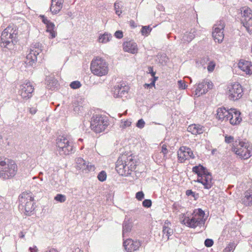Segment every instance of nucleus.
Wrapping results in <instances>:
<instances>
[{
    "label": "nucleus",
    "instance_id": "62",
    "mask_svg": "<svg viewBox=\"0 0 252 252\" xmlns=\"http://www.w3.org/2000/svg\"><path fill=\"white\" fill-rule=\"evenodd\" d=\"M172 207H173V209L175 210H177L178 209V205L177 204V203H174L173 204Z\"/></svg>",
    "mask_w": 252,
    "mask_h": 252
},
{
    "label": "nucleus",
    "instance_id": "52",
    "mask_svg": "<svg viewBox=\"0 0 252 252\" xmlns=\"http://www.w3.org/2000/svg\"><path fill=\"white\" fill-rule=\"evenodd\" d=\"M114 35L116 38L121 39L123 37V32L121 31H117Z\"/></svg>",
    "mask_w": 252,
    "mask_h": 252
},
{
    "label": "nucleus",
    "instance_id": "34",
    "mask_svg": "<svg viewBox=\"0 0 252 252\" xmlns=\"http://www.w3.org/2000/svg\"><path fill=\"white\" fill-rule=\"evenodd\" d=\"M114 7L116 14L118 16H120L122 13V11L121 9L122 5L121 4L120 2L116 1L114 3Z\"/></svg>",
    "mask_w": 252,
    "mask_h": 252
},
{
    "label": "nucleus",
    "instance_id": "6",
    "mask_svg": "<svg viewBox=\"0 0 252 252\" xmlns=\"http://www.w3.org/2000/svg\"><path fill=\"white\" fill-rule=\"evenodd\" d=\"M33 201V197L31 192H23L19 197V208L24 209L27 215H29L34 209Z\"/></svg>",
    "mask_w": 252,
    "mask_h": 252
},
{
    "label": "nucleus",
    "instance_id": "30",
    "mask_svg": "<svg viewBox=\"0 0 252 252\" xmlns=\"http://www.w3.org/2000/svg\"><path fill=\"white\" fill-rule=\"evenodd\" d=\"M194 30H191L189 32H187L184 34L182 38V40L184 42H190L195 37Z\"/></svg>",
    "mask_w": 252,
    "mask_h": 252
},
{
    "label": "nucleus",
    "instance_id": "22",
    "mask_svg": "<svg viewBox=\"0 0 252 252\" xmlns=\"http://www.w3.org/2000/svg\"><path fill=\"white\" fill-rule=\"evenodd\" d=\"M240 115V112L239 111H237L234 109H231L230 118L228 119L230 123L232 125H236L239 124L242 120Z\"/></svg>",
    "mask_w": 252,
    "mask_h": 252
},
{
    "label": "nucleus",
    "instance_id": "46",
    "mask_svg": "<svg viewBox=\"0 0 252 252\" xmlns=\"http://www.w3.org/2000/svg\"><path fill=\"white\" fill-rule=\"evenodd\" d=\"M145 125V123L144 121L142 119H141L137 121L136 123V126L139 128H142L144 127Z\"/></svg>",
    "mask_w": 252,
    "mask_h": 252
},
{
    "label": "nucleus",
    "instance_id": "20",
    "mask_svg": "<svg viewBox=\"0 0 252 252\" xmlns=\"http://www.w3.org/2000/svg\"><path fill=\"white\" fill-rule=\"evenodd\" d=\"M128 87L126 85H118L114 88L113 94L115 97H126L128 93Z\"/></svg>",
    "mask_w": 252,
    "mask_h": 252
},
{
    "label": "nucleus",
    "instance_id": "44",
    "mask_svg": "<svg viewBox=\"0 0 252 252\" xmlns=\"http://www.w3.org/2000/svg\"><path fill=\"white\" fill-rule=\"evenodd\" d=\"M81 86L80 82L78 81H74L70 84V87L74 89H78Z\"/></svg>",
    "mask_w": 252,
    "mask_h": 252
},
{
    "label": "nucleus",
    "instance_id": "17",
    "mask_svg": "<svg viewBox=\"0 0 252 252\" xmlns=\"http://www.w3.org/2000/svg\"><path fill=\"white\" fill-rule=\"evenodd\" d=\"M1 42L0 45L1 47L10 49L13 46V39L10 36L9 33L4 29L0 36Z\"/></svg>",
    "mask_w": 252,
    "mask_h": 252
},
{
    "label": "nucleus",
    "instance_id": "39",
    "mask_svg": "<svg viewBox=\"0 0 252 252\" xmlns=\"http://www.w3.org/2000/svg\"><path fill=\"white\" fill-rule=\"evenodd\" d=\"M54 199L59 202L63 203L65 201L66 196L62 194H58L55 197Z\"/></svg>",
    "mask_w": 252,
    "mask_h": 252
},
{
    "label": "nucleus",
    "instance_id": "18",
    "mask_svg": "<svg viewBox=\"0 0 252 252\" xmlns=\"http://www.w3.org/2000/svg\"><path fill=\"white\" fill-rule=\"evenodd\" d=\"M197 216L193 215L191 218L186 217L184 219L183 222L187 226L195 228L197 226H201L205 224V220H202L197 218Z\"/></svg>",
    "mask_w": 252,
    "mask_h": 252
},
{
    "label": "nucleus",
    "instance_id": "51",
    "mask_svg": "<svg viewBox=\"0 0 252 252\" xmlns=\"http://www.w3.org/2000/svg\"><path fill=\"white\" fill-rule=\"evenodd\" d=\"M40 17V18L42 19V22L46 25V26L47 25V24H49V23H50L51 22L49 20L47 17H46L44 15H40L39 16Z\"/></svg>",
    "mask_w": 252,
    "mask_h": 252
},
{
    "label": "nucleus",
    "instance_id": "61",
    "mask_svg": "<svg viewBox=\"0 0 252 252\" xmlns=\"http://www.w3.org/2000/svg\"><path fill=\"white\" fill-rule=\"evenodd\" d=\"M30 112L32 114H34L36 112V109L34 108H31L30 109Z\"/></svg>",
    "mask_w": 252,
    "mask_h": 252
},
{
    "label": "nucleus",
    "instance_id": "25",
    "mask_svg": "<svg viewBox=\"0 0 252 252\" xmlns=\"http://www.w3.org/2000/svg\"><path fill=\"white\" fill-rule=\"evenodd\" d=\"M187 130L194 135L201 134L204 132L205 127L198 124H192L188 126Z\"/></svg>",
    "mask_w": 252,
    "mask_h": 252
},
{
    "label": "nucleus",
    "instance_id": "58",
    "mask_svg": "<svg viewBox=\"0 0 252 252\" xmlns=\"http://www.w3.org/2000/svg\"><path fill=\"white\" fill-rule=\"evenodd\" d=\"M130 125H131V122H130V121H129L128 120L125 121L124 122V125L122 126V127L124 128H126V127L130 126Z\"/></svg>",
    "mask_w": 252,
    "mask_h": 252
},
{
    "label": "nucleus",
    "instance_id": "19",
    "mask_svg": "<svg viewBox=\"0 0 252 252\" xmlns=\"http://www.w3.org/2000/svg\"><path fill=\"white\" fill-rule=\"evenodd\" d=\"M76 168L85 171H94L95 167L89 162H86L82 158H79L76 159Z\"/></svg>",
    "mask_w": 252,
    "mask_h": 252
},
{
    "label": "nucleus",
    "instance_id": "32",
    "mask_svg": "<svg viewBox=\"0 0 252 252\" xmlns=\"http://www.w3.org/2000/svg\"><path fill=\"white\" fill-rule=\"evenodd\" d=\"M59 4H54V3H51V4L50 6V11L52 14H56L60 11V10L63 8V6L60 5V8L59 7Z\"/></svg>",
    "mask_w": 252,
    "mask_h": 252
},
{
    "label": "nucleus",
    "instance_id": "16",
    "mask_svg": "<svg viewBox=\"0 0 252 252\" xmlns=\"http://www.w3.org/2000/svg\"><path fill=\"white\" fill-rule=\"evenodd\" d=\"M212 86L213 85L211 82L207 80H203L196 87L195 95L199 96L203 94H206L209 90L212 89Z\"/></svg>",
    "mask_w": 252,
    "mask_h": 252
},
{
    "label": "nucleus",
    "instance_id": "15",
    "mask_svg": "<svg viewBox=\"0 0 252 252\" xmlns=\"http://www.w3.org/2000/svg\"><path fill=\"white\" fill-rule=\"evenodd\" d=\"M219 22L218 26L215 27L212 32V36L216 42L221 43L224 38L223 31L224 28V22L223 21H220Z\"/></svg>",
    "mask_w": 252,
    "mask_h": 252
},
{
    "label": "nucleus",
    "instance_id": "56",
    "mask_svg": "<svg viewBox=\"0 0 252 252\" xmlns=\"http://www.w3.org/2000/svg\"><path fill=\"white\" fill-rule=\"evenodd\" d=\"M148 73H150L151 74L152 76L154 77V78H155V77H156L155 76V75L156 74V72L154 71L153 67H148Z\"/></svg>",
    "mask_w": 252,
    "mask_h": 252
},
{
    "label": "nucleus",
    "instance_id": "47",
    "mask_svg": "<svg viewBox=\"0 0 252 252\" xmlns=\"http://www.w3.org/2000/svg\"><path fill=\"white\" fill-rule=\"evenodd\" d=\"M142 205L145 207L149 208L152 205V201L150 199H145L143 201Z\"/></svg>",
    "mask_w": 252,
    "mask_h": 252
},
{
    "label": "nucleus",
    "instance_id": "57",
    "mask_svg": "<svg viewBox=\"0 0 252 252\" xmlns=\"http://www.w3.org/2000/svg\"><path fill=\"white\" fill-rule=\"evenodd\" d=\"M82 109H83V107L82 106H80V105L75 106L74 107V111L76 113H79V111H81Z\"/></svg>",
    "mask_w": 252,
    "mask_h": 252
},
{
    "label": "nucleus",
    "instance_id": "54",
    "mask_svg": "<svg viewBox=\"0 0 252 252\" xmlns=\"http://www.w3.org/2000/svg\"><path fill=\"white\" fill-rule=\"evenodd\" d=\"M158 79V77H155V79L150 84H145L144 85L145 88L152 87L155 86V81Z\"/></svg>",
    "mask_w": 252,
    "mask_h": 252
},
{
    "label": "nucleus",
    "instance_id": "21",
    "mask_svg": "<svg viewBox=\"0 0 252 252\" xmlns=\"http://www.w3.org/2000/svg\"><path fill=\"white\" fill-rule=\"evenodd\" d=\"M231 109L228 110L224 107L218 108L217 110L216 118L220 121H228L230 118Z\"/></svg>",
    "mask_w": 252,
    "mask_h": 252
},
{
    "label": "nucleus",
    "instance_id": "24",
    "mask_svg": "<svg viewBox=\"0 0 252 252\" xmlns=\"http://www.w3.org/2000/svg\"><path fill=\"white\" fill-rule=\"evenodd\" d=\"M239 67L247 74L252 73V64L251 62L241 60L238 63Z\"/></svg>",
    "mask_w": 252,
    "mask_h": 252
},
{
    "label": "nucleus",
    "instance_id": "29",
    "mask_svg": "<svg viewBox=\"0 0 252 252\" xmlns=\"http://www.w3.org/2000/svg\"><path fill=\"white\" fill-rule=\"evenodd\" d=\"M5 30L9 33L10 36L12 37L13 40H15L18 34L17 27L13 24L9 25Z\"/></svg>",
    "mask_w": 252,
    "mask_h": 252
},
{
    "label": "nucleus",
    "instance_id": "10",
    "mask_svg": "<svg viewBox=\"0 0 252 252\" xmlns=\"http://www.w3.org/2000/svg\"><path fill=\"white\" fill-rule=\"evenodd\" d=\"M241 13L243 15L241 24L249 33H252V10L244 6L241 8Z\"/></svg>",
    "mask_w": 252,
    "mask_h": 252
},
{
    "label": "nucleus",
    "instance_id": "12",
    "mask_svg": "<svg viewBox=\"0 0 252 252\" xmlns=\"http://www.w3.org/2000/svg\"><path fill=\"white\" fill-rule=\"evenodd\" d=\"M141 244V241L130 238L126 239L123 242V246L127 252H134L138 250Z\"/></svg>",
    "mask_w": 252,
    "mask_h": 252
},
{
    "label": "nucleus",
    "instance_id": "4",
    "mask_svg": "<svg viewBox=\"0 0 252 252\" xmlns=\"http://www.w3.org/2000/svg\"><path fill=\"white\" fill-rule=\"evenodd\" d=\"M91 70L94 75L102 76L106 75L108 72V65L105 60L97 57L91 62Z\"/></svg>",
    "mask_w": 252,
    "mask_h": 252
},
{
    "label": "nucleus",
    "instance_id": "63",
    "mask_svg": "<svg viewBox=\"0 0 252 252\" xmlns=\"http://www.w3.org/2000/svg\"><path fill=\"white\" fill-rule=\"evenodd\" d=\"M45 252H59L55 249H51L49 250L45 251Z\"/></svg>",
    "mask_w": 252,
    "mask_h": 252
},
{
    "label": "nucleus",
    "instance_id": "3",
    "mask_svg": "<svg viewBox=\"0 0 252 252\" xmlns=\"http://www.w3.org/2000/svg\"><path fill=\"white\" fill-rule=\"evenodd\" d=\"M17 170V165L14 160L0 158V178L5 180L11 179L16 175Z\"/></svg>",
    "mask_w": 252,
    "mask_h": 252
},
{
    "label": "nucleus",
    "instance_id": "55",
    "mask_svg": "<svg viewBox=\"0 0 252 252\" xmlns=\"http://www.w3.org/2000/svg\"><path fill=\"white\" fill-rule=\"evenodd\" d=\"M63 0H52V3L57 4H59V5H62L63 3ZM59 7L60 8V6H59Z\"/></svg>",
    "mask_w": 252,
    "mask_h": 252
},
{
    "label": "nucleus",
    "instance_id": "8",
    "mask_svg": "<svg viewBox=\"0 0 252 252\" xmlns=\"http://www.w3.org/2000/svg\"><path fill=\"white\" fill-rule=\"evenodd\" d=\"M226 94L229 99L236 101L239 99L243 95L242 86L238 83H234L227 86Z\"/></svg>",
    "mask_w": 252,
    "mask_h": 252
},
{
    "label": "nucleus",
    "instance_id": "31",
    "mask_svg": "<svg viewBox=\"0 0 252 252\" xmlns=\"http://www.w3.org/2000/svg\"><path fill=\"white\" fill-rule=\"evenodd\" d=\"M46 32H49L50 37L51 38H55L57 35V32L54 30L55 28V26L53 22H51L49 24H47L46 26Z\"/></svg>",
    "mask_w": 252,
    "mask_h": 252
},
{
    "label": "nucleus",
    "instance_id": "27",
    "mask_svg": "<svg viewBox=\"0 0 252 252\" xmlns=\"http://www.w3.org/2000/svg\"><path fill=\"white\" fill-rule=\"evenodd\" d=\"M124 50L126 52H129L132 54H135L137 52V45L132 41H128L124 43Z\"/></svg>",
    "mask_w": 252,
    "mask_h": 252
},
{
    "label": "nucleus",
    "instance_id": "1",
    "mask_svg": "<svg viewBox=\"0 0 252 252\" xmlns=\"http://www.w3.org/2000/svg\"><path fill=\"white\" fill-rule=\"evenodd\" d=\"M136 160L132 155H122L116 163V170L122 176H127L136 168Z\"/></svg>",
    "mask_w": 252,
    "mask_h": 252
},
{
    "label": "nucleus",
    "instance_id": "48",
    "mask_svg": "<svg viewBox=\"0 0 252 252\" xmlns=\"http://www.w3.org/2000/svg\"><path fill=\"white\" fill-rule=\"evenodd\" d=\"M205 246L207 247H210L214 244V241L211 239H207L204 242Z\"/></svg>",
    "mask_w": 252,
    "mask_h": 252
},
{
    "label": "nucleus",
    "instance_id": "60",
    "mask_svg": "<svg viewBox=\"0 0 252 252\" xmlns=\"http://www.w3.org/2000/svg\"><path fill=\"white\" fill-rule=\"evenodd\" d=\"M26 234V232L25 231H21L19 233V238H24L25 235Z\"/></svg>",
    "mask_w": 252,
    "mask_h": 252
},
{
    "label": "nucleus",
    "instance_id": "36",
    "mask_svg": "<svg viewBox=\"0 0 252 252\" xmlns=\"http://www.w3.org/2000/svg\"><path fill=\"white\" fill-rule=\"evenodd\" d=\"M240 143H246V142H244L242 141H241L240 140H236L235 142L233 144L232 147V150L233 151V150L234 149L238 148V149L240 151H242L243 147H241L240 145Z\"/></svg>",
    "mask_w": 252,
    "mask_h": 252
},
{
    "label": "nucleus",
    "instance_id": "7",
    "mask_svg": "<svg viewBox=\"0 0 252 252\" xmlns=\"http://www.w3.org/2000/svg\"><path fill=\"white\" fill-rule=\"evenodd\" d=\"M109 125V121L105 116L95 115L93 116L91 122V128L95 133L103 131Z\"/></svg>",
    "mask_w": 252,
    "mask_h": 252
},
{
    "label": "nucleus",
    "instance_id": "5",
    "mask_svg": "<svg viewBox=\"0 0 252 252\" xmlns=\"http://www.w3.org/2000/svg\"><path fill=\"white\" fill-rule=\"evenodd\" d=\"M57 151L61 156L70 155L75 152L73 142L64 136L56 140Z\"/></svg>",
    "mask_w": 252,
    "mask_h": 252
},
{
    "label": "nucleus",
    "instance_id": "2",
    "mask_svg": "<svg viewBox=\"0 0 252 252\" xmlns=\"http://www.w3.org/2000/svg\"><path fill=\"white\" fill-rule=\"evenodd\" d=\"M192 171L197 175L196 182L202 184L204 189H209L212 187L214 182L212 174L208 171L205 167L199 164L193 166Z\"/></svg>",
    "mask_w": 252,
    "mask_h": 252
},
{
    "label": "nucleus",
    "instance_id": "11",
    "mask_svg": "<svg viewBox=\"0 0 252 252\" xmlns=\"http://www.w3.org/2000/svg\"><path fill=\"white\" fill-rule=\"evenodd\" d=\"M240 146L243 147V150L240 151L238 148L234 149L233 152L242 159H248L252 156V146L248 142L240 143Z\"/></svg>",
    "mask_w": 252,
    "mask_h": 252
},
{
    "label": "nucleus",
    "instance_id": "59",
    "mask_svg": "<svg viewBox=\"0 0 252 252\" xmlns=\"http://www.w3.org/2000/svg\"><path fill=\"white\" fill-rule=\"evenodd\" d=\"M29 251L30 252H37L38 249L36 246H34L33 247H30Z\"/></svg>",
    "mask_w": 252,
    "mask_h": 252
},
{
    "label": "nucleus",
    "instance_id": "40",
    "mask_svg": "<svg viewBox=\"0 0 252 252\" xmlns=\"http://www.w3.org/2000/svg\"><path fill=\"white\" fill-rule=\"evenodd\" d=\"M106 173L104 171H101L98 174L97 176V178L99 181L101 182H103L106 180Z\"/></svg>",
    "mask_w": 252,
    "mask_h": 252
},
{
    "label": "nucleus",
    "instance_id": "49",
    "mask_svg": "<svg viewBox=\"0 0 252 252\" xmlns=\"http://www.w3.org/2000/svg\"><path fill=\"white\" fill-rule=\"evenodd\" d=\"M178 84L179 88L180 89H185L187 87V85L184 81L180 80L178 81Z\"/></svg>",
    "mask_w": 252,
    "mask_h": 252
},
{
    "label": "nucleus",
    "instance_id": "38",
    "mask_svg": "<svg viewBox=\"0 0 252 252\" xmlns=\"http://www.w3.org/2000/svg\"><path fill=\"white\" fill-rule=\"evenodd\" d=\"M195 216H197V218L202 220H205L204 219L205 213L201 209H198L196 213L194 215Z\"/></svg>",
    "mask_w": 252,
    "mask_h": 252
},
{
    "label": "nucleus",
    "instance_id": "13",
    "mask_svg": "<svg viewBox=\"0 0 252 252\" xmlns=\"http://www.w3.org/2000/svg\"><path fill=\"white\" fill-rule=\"evenodd\" d=\"M34 88L30 82L23 83L20 86L19 94L25 99L31 98L32 95Z\"/></svg>",
    "mask_w": 252,
    "mask_h": 252
},
{
    "label": "nucleus",
    "instance_id": "37",
    "mask_svg": "<svg viewBox=\"0 0 252 252\" xmlns=\"http://www.w3.org/2000/svg\"><path fill=\"white\" fill-rule=\"evenodd\" d=\"M236 246V244L235 243H230L228 245V246L224 249V252H231V251H233L235 249Z\"/></svg>",
    "mask_w": 252,
    "mask_h": 252
},
{
    "label": "nucleus",
    "instance_id": "41",
    "mask_svg": "<svg viewBox=\"0 0 252 252\" xmlns=\"http://www.w3.org/2000/svg\"><path fill=\"white\" fill-rule=\"evenodd\" d=\"M152 28L150 26H143L141 29L142 35H147L151 31Z\"/></svg>",
    "mask_w": 252,
    "mask_h": 252
},
{
    "label": "nucleus",
    "instance_id": "43",
    "mask_svg": "<svg viewBox=\"0 0 252 252\" xmlns=\"http://www.w3.org/2000/svg\"><path fill=\"white\" fill-rule=\"evenodd\" d=\"M216 66V63L214 61H209L207 66V70L209 72H213Z\"/></svg>",
    "mask_w": 252,
    "mask_h": 252
},
{
    "label": "nucleus",
    "instance_id": "14",
    "mask_svg": "<svg viewBox=\"0 0 252 252\" xmlns=\"http://www.w3.org/2000/svg\"><path fill=\"white\" fill-rule=\"evenodd\" d=\"M177 155L178 159L181 162H183L189 158L192 159L194 158L193 152L189 148L187 147H181L178 151Z\"/></svg>",
    "mask_w": 252,
    "mask_h": 252
},
{
    "label": "nucleus",
    "instance_id": "50",
    "mask_svg": "<svg viewBox=\"0 0 252 252\" xmlns=\"http://www.w3.org/2000/svg\"><path fill=\"white\" fill-rule=\"evenodd\" d=\"M144 197V194L143 191H138L136 193V198L138 200H142Z\"/></svg>",
    "mask_w": 252,
    "mask_h": 252
},
{
    "label": "nucleus",
    "instance_id": "9",
    "mask_svg": "<svg viewBox=\"0 0 252 252\" xmlns=\"http://www.w3.org/2000/svg\"><path fill=\"white\" fill-rule=\"evenodd\" d=\"M42 51V46L39 43H35L32 45L30 53L27 55L25 63L26 64L32 66L37 61V56Z\"/></svg>",
    "mask_w": 252,
    "mask_h": 252
},
{
    "label": "nucleus",
    "instance_id": "35",
    "mask_svg": "<svg viewBox=\"0 0 252 252\" xmlns=\"http://www.w3.org/2000/svg\"><path fill=\"white\" fill-rule=\"evenodd\" d=\"M210 61L209 58L208 56L204 57L200 59L199 61H197L196 63H198L199 62L200 65L204 68H206L205 65Z\"/></svg>",
    "mask_w": 252,
    "mask_h": 252
},
{
    "label": "nucleus",
    "instance_id": "53",
    "mask_svg": "<svg viewBox=\"0 0 252 252\" xmlns=\"http://www.w3.org/2000/svg\"><path fill=\"white\" fill-rule=\"evenodd\" d=\"M234 140V137L232 136H225V142L227 143H230Z\"/></svg>",
    "mask_w": 252,
    "mask_h": 252
},
{
    "label": "nucleus",
    "instance_id": "45",
    "mask_svg": "<svg viewBox=\"0 0 252 252\" xmlns=\"http://www.w3.org/2000/svg\"><path fill=\"white\" fill-rule=\"evenodd\" d=\"M168 153V150L166 148V146L165 145H163L161 147V151L159 153H158L157 155H159L161 153H162L163 155V159L165 160L166 159V156Z\"/></svg>",
    "mask_w": 252,
    "mask_h": 252
},
{
    "label": "nucleus",
    "instance_id": "64",
    "mask_svg": "<svg viewBox=\"0 0 252 252\" xmlns=\"http://www.w3.org/2000/svg\"><path fill=\"white\" fill-rule=\"evenodd\" d=\"M134 24H135V23H134V21H133V20H131V21H130V26H131V27H135V25H134Z\"/></svg>",
    "mask_w": 252,
    "mask_h": 252
},
{
    "label": "nucleus",
    "instance_id": "28",
    "mask_svg": "<svg viewBox=\"0 0 252 252\" xmlns=\"http://www.w3.org/2000/svg\"><path fill=\"white\" fill-rule=\"evenodd\" d=\"M133 226V223L130 220L125 219L123 223V237L124 238L125 236H127L131 230Z\"/></svg>",
    "mask_w": 252,
    "mask_h": 252
},
{
    "label": "nucleus",
    "instance_id": "26",
    "mask_svg": "<svg viewBox=\"0 0 252 252\" xmlns=\"http://www.w3.org/2000/svg\"><path fill=\"white\" fill-rule=\"evenodd\" d=\"M171 223L168 220H166L162 227L163 238H165L166 240H168L173 233V229L169 227Z\"/></svg>",
    "mask_w": 252,
    "mask_h": 252
},
{
    "label": "nucleus",
    "instance_id": "23",
    "mask_svg": "<svg viewBox=\"0 0 252 252\" xmlns=\"http://www.w3.org/2000/svg\"><path fill=\"white\" fill-rule=\"evenodd\" d=\"M241 202L245 206L252 205V190L246 191L241 197Z\"/></svg>",
    "mask_w": 252,
    "mask_h": 252
},
{
    "label": "nucleus",
    "instance_id": "42",
    "mask_svg": "<svg viewBox=\"0 0 252 252\" xmlns=\"http://www.w3.org/2000/svg\"><path fill=\"white\" fill-rule=\"evenodd\" d=\"M186 194L188 196L191 195L194 199V200H197L198 198V194L195 193L194 192L192 191L191 189L187 190L186 191Z\"/></svg>",
    "mask_w": 252,
    "mask_h": 252
},
{
    "label": "nucleus",
    "instance_id": "33",
    "mask_svg": "<svg viewBox=\"0 0 252 252\" xmlns=\"http://www.w3.org/2000/svg\"><path fill=\"white\" fill-rule=\"evenodd\" d=\"M112 37L110 34L104 33L99 36L98 40L100 43H105L108 42Z\"/></svg>",
    "mask_w": 252,
    "mask_h": 252
}]
</instances>
